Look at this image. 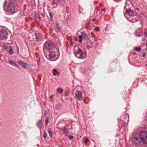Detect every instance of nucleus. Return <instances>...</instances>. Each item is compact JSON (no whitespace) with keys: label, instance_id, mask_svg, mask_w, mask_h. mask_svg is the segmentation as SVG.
I'll return each instance as SVG.
<instances>
[{"label":"nucleus","instance_id":"38","mask_svg":"<svg viewBox=\"0 0 147 147\" xmlns=\"http://www.w3.org/2000/svg\"><path fill=\"white\" fill-rule=\"evenodd\" d=\"M17 53H18L19 54V48H18V46H17Z\"/></svg>","mask_w":147,"mask_h":147},{"label":"nucleus","instance_id":"37","mask_svg":"<svg viewBox=\"0 0 147 147\" xmlns=\"http://www.w3.org/2000/svg\"><path fill=\"white\" fill-rule=\"evenodd\" d=\"M70 46H72L73 45V42L72 41H71L70 42Z\"/></svg>","mask_w":147,"mask_h":147},{"label":"nucleus","instance_id":"42","mask_svg":"<svg viewBox=\"0 0 147 147\" xmlns=\"http://www.w3.org/2000/svg\"><path fill=\"white\" fill-rule=\"evenodd\" d=\"M79 42H82V40L81 39H79Z\"/></svg>","mask_w":147,"mask_h":147},{"label":"nucleus","instance_id":"30","mask_svg":"<svg viewBox=\"0 0 147 147\" xmlns=\"http://www.w3.org/2000/svg\"><path fill=\"white\" fill-rule=\"evenodd\" d=\"M49 119L48 118H46V119H45V122H46V125H47L48 122H49Z\"/></svg>","mask_w":147,"mask_h":147},{"label":"nucleus","instance_id":"36","mask_svg":"<svg viewBox=\"0 0 147 147\" xmlns=\"http://www.w3.org/2000/svg\"><path fill=\"white\" fill-rule=\"evenodd\" d=\"M74 39L75 40V41H76L78 40L77 38L75 36H74Z\"/></svg>","mask_w":147,"mask_h":147},{"label":"nucleus","instance_id":"43","mask_svg":"<svg viewBox=\"0 0 147 147\" xmlns=\"http://www.w3.org/2000/svg\"><path fill=\"white\" fill-rule=\"evenodd\" d=\"M53 98V96H49V98L50 99H52Z\"/></svg>","mask_w":147,"mask_h":147},{"label":"nucleus","instance_id":"29","mask_svg":"<svg viewBox=\"0 0 147 147\" xmlns=\"http://www.w3.org/2000/svg\"><path fill=\"white\" fill-rule=\"evenodd\" d=\"M88 138H86L84 140V143L85 144H87V142L88 141Z\"/></svg>","mask_w":147,"mask_h":147},{"label":"nucleus","instance_id":"21","mask_svg":"<svg viewBox=\"0 0 147 147\" xmlns=\"http://www.w3.org/2000/svg\"><path fill=\"white\" fill-rule=\"evenodd\" d=\"M9 54L10 55H12L13 53V51L11 47H10V49L9 50Z\"/></svg>","mask_w":147,"mask_h":147},{"label":"nucleus","instance_id":"8","mask_svg":"<svg viewBox=\"0 0 147 147\" xmlns=\"http://www.w3.org/2000/svg\"><path fill=\"white\" fill-rule=\"evenodd\" d=\"M18 62L24 69L27 68L29 67L27 63L23 61H18Z\"/></svg>","mask_w":147,"mask_h":147},{"label":"nucleus","instance_id":"23","mask_svg":"<svg viewBox=\"0 0 147 147\" xmlns=\"http://www.w3.org/2000/svg\"><path fill=\"white\" fill-rule=\"evenodd\" d=\"M140 13L141 15H143L146 18H147V15L145 14V12L142 11L140 12Z\"/></svg>","mask_w":147,"mask_h":147},{"label":"nucleus","instance_id":"18","mask_svg":"<svg viewBox=\"0 0 147 147\" xmlns=\"http://www.w3.org/2000/svg\"><path fill=\"white\" fill-rule=\"evenodd\" d=\"M55 27L58 31H60V28L59 26V24L57 22L55 23Z\"/></svg>","mask_w":147,"mask_h":147},{"label":"nucleus","instance_id":"7","mask_svg":"<svg viewBox=\"0 0 147 147\" xmlns=\"http://www.w3.org/2000/svg\"><path fill=\"white\" fill-rule=\"evenodd\" d=\"M8 33L4 29H0V38L1 39H6L7 38Z\"/></svg>","mask_w":147,"mask_h":147},{"label":"nucleus","instance_id":"41","mask_svg":"<svg viewBox=\"0 0 147 147\" xmlns=\"http://www.w3.org/2000/svg\"><path fill=\"white\" fill-rule=\"evenodd\" d=\"M142 57H144L145 56V53H144L143 54H142Z\"/></svg>","mask_w":147,"mask_h":147},{"label":"nucleus","instance_id":"31","mask_svg":"<svg viewBox=\"0 0 147 147\" xmlns=\"http://www.w3.org/2000/svg\"><path fill=\"white\" fill-rule=\"evenodd\" d=\"M68 138H69L70 139H72L73 138V136H72L69 135L68 136Z\"/></svg>","mask_w":147,"mask_h":147},{"label":"nucleus","instance_id":"26","mask_svg":"<svg viewBox=\"0 0 147 147\" xmlns=\"http://www.w3.org/2000/svg\"><path fill=\"white\" fill-rule=\"evenodd\" d=\"M43 136V137L45 139L46 138L47 136V134H46V132L45 131H44Z\"/></svg>","mask_w":147,"mask_h":147},{"label":"nucleus","instance_id":"27","mask_svg":"<svg viewBox=\"0 0 147 147\" xmlns=\"http://www.w3.org/2000/svg\"><path fill=\"white\" fill-rule=\"evenodd\" d=\"M49 32L50 34H52L53 32V30L50 27L49 29Z\"/></svg>","mask_w":147,"mask_h":147},{"label":"nucleus","instance_id":"46","mask_svg":"<svg viewBox=\"0 0 147 147\" xmlns=\"http://www.w3.org/2000/svg\"><path fill=\"white\" fill-rule=\"evenodd\" d=\"M146 42H147V39L146 40Z\"/></svg>","mask_w":147,"mask_h":147},{"label":"nucleus","instance_id":"24","mask_svg":"<svg viewBox=\"0 0 147 147\" xmlns=\"http://www.w3.org/2000/svg\"><path fill=\"white\" fill-rule=\"evenodd\" d=\"M48 133L49 134V136L51 137L52 136V131L50 129H49L48 130Z\"/></svg>","mask_w":147,"mask_h":147},{"label":"nucleus","instance_id":"40","mask_svg":"<svg viewBox=\"0 0 147 147\" xmlns=\"http://www.w3.org/2000/svg\"><path fill=\"white\" fill-rule=\"evenodd\" d=\"M49 15H50V17H51L52 16V14L51 13L49 12Z\"/></svg>","mask_w":147,"mask_h":147},{"label":"nucleus","instance_id":"3","mask_svg":"<svg viewBox=\"0 0 147 147\" xmlns=\"http://www.w3.org/2000/svg\"><path fill=\"white\" fill-rule=\"evenodd\" d=\"M44 52L45 56L49 60L51 61H54L55 60V53L52 51H49L46 52L44 50V49H43Z\"/></svg>","mask_w":147,"mask_h":147},{"label":"nucleus","instance_id":"13","mask_svg":"<svg viewBox=\"0 0 147 147\" xmlns=\"http://www.w3.org/2000/svg\"><path fill=\"white\" fill-rule=\"evenodd\" d=\"M142 32V30L141 29L138 28L137 30H136L135 34L136 36H140L141 35Z\"/></svg>","mask_w":147,"mask_h":147},{"label":"nucleus","instance_id":"5","mask_svg":"<svg viewBox=\"0 0 147 147\" xmlns=\"http://www.w3.org/2000/svg\"><path fill=\"white\" fill-rule=\"evenodd\" d=\"M129 6L131 7H129L128 6L126 5L124 6V9H125V13L126 14L129 16H134V7L132 4H130Z\"/></svg>","mask_w":147,"mask_h":147},{"label":"nucleus","instance_id":"1","mask_svg":"<svg viewBox=\"0 0 147 147\" xmlns=\"http://www.w3.org/2000/svg\"><path fill=\"white\" fill-rule=\"evenodd\" d=\"M4 9L9 13H13L18 11L19 8L18 3L14 0H6L3 5Z\"/></svg>","mask_w":147,"mask_h":147},{"label":"nucleus","instance_id":"25","mask_svg":"<svg viewBox=\"0 0 147 147\" xmlns=\"http://www.w3.org/2000/svg\"><path fill=\"white\" fill-rule=\"evenodd\" d=\"M134 50L137 51H140L141 50V48L140 47H136L134 49Z\"/></svg>","mask_w":147,"mask_h":147},{"label":"nucleus","instance_id":"10","mask_svg":"<svg viewBox=\"0 0 147 147\" xmlns=\"http://www.w3.org/2000/svg\"><path fill=\"white\" fill-rule=\"evenodd\" d=\"M35 36L37 41L41 40L42 37L41 34L39 32H36L35 33Z\"/></svg>","mask_w":147,"mask_h":147},{"label":"nucleus","instance_id":"4","mask_svg":"<svg viewBox=\"0 0 147 147\" xmlns=\"http://www.w3.org/2000/svg\"><path fill=\"white\" fill-rule=\"evenodd\" d=\"M74 54L77 58L81 59H84L86 56L85 53L78 47L77 50L74 52Z\"/></svg>","mask_w":147,"mask_h":147},{"label":"nucleus","instance_id":"12","mask_svg":"<svg viewBox=\"0 0 147 147\" xmlns=\"http://www.w3.org/2000/svg\"><path fill=\"white\" fill-rule=\"evenodd\" d=\"M76 97L78 99L82 97V93L79 91H76L75 92Z\"/></svg>","mask_w":147,"mask_h":147},{"label":"nucleus","instance_id":"35","mask_svg":"<svg viewBox=\"0 0 147 147\" xmlns=\"http://www.w3.org/2000/svg\"><path fill=\"white\" fill-rule=\"evenodd\" d=\"M117 2H120L121 0H113Z\"/></svg>","mask_w":147,"mask_h":147},{"label":"nucleus","instance_id":"14","mask_svg":"<svg viewBox=\"0 0 147 147\" xmlns=\"http://www.w3.org/2000/svg\"><path fill=\"white\" fill-rule=\"evenodd\" d=\"M36 125L37 127L41 130L42 127V123L41 120H39L38 122L36 123Z\"/></svg>","mask_w":147,"mask_h":147},{"label":"nucleus","instance_id":"16","mask_svg":"<svg viewBox=\"0 0 147 147\" xmlns=\"http://www.w3.org/2000/svg\"><path fill=\"white\" fill-rule=\"evenodd\" d=\"M9 62L10 64L11 65H14L17 67H19V66L18 65H17L13 60H9Z\"/></svg>","mask_w":147,"mask_h":147},{"label":"nucleus","instance_id":"39","mask_svg":"<svg viewBox=\"0 0 147 147\" xmlns=\"http://www.w3.org/2000/svg\"><path fill=\"white\" fill-rule=\"evenodd\" d=\"M144 35L145 36H147V32H144Z\"/></svg>","mask_w":147,"mask_h":147},{"label":"nucleus","instance_id":"28","mask_svg":"<svg viewBox=\"0 0 147 147\" xmlns=\"http://www.w3.org/2000/svg\"><path fill=\"white\" fill-rule=\"evenodd\" d=\"M129 21L132 22H135L137 21L136 20L131 19V20H129Z\"/></svg>","mask_w":147,"mask_h":147},{"label":"nucleus","instance_id":"44","mask_svg":"<svg viewBox=\"0 0 147 147\" xmlns=\"http://www.w3.org/2000/svg\"><path fill=\"white\" fill-rule=\"evenodd\" d=\"M95 20V19H94H94H92V20H93V21H94V20Z\"/></svg>","mask_w":147,"mask_h":147},{"label":"nucleus","instance_id":"32","mask_svg":"<svg viewBox=\"0 0 147 147\" xmlns=\"http://www.w3.org/2000/svg\"><path fill=\"white\" fill-rule=\"evenodd\" d=\"M94 30L97 31H98L99 30V28L97 27H96Z\"/></svg>","mask_w":147,"mask_h":147},{"label":"nucleus","instance_id":"45","mask_svg":"<svg viewBox=\"0 0 147 147\" xmlns=\"http://www.w3.org/2000/svg\"><path fill=\"white\" fill-rule=\"evenodd\" d=\"M137 9H138V10H139V8H137Z\"/></svg>","mask_w":147,"mask_h":147},{"label":"nucleus","instance_id":"9","mask_svg":"<svg viewBox=\"0 0 147 147\" xmlns=\"http://www.w3.org/2000/svg\"><path fill=\"white\" fill-rule=\"evenodd\" d=\"M122 119L123 120L124 119L123 121L124 123H123V124H124V123H127L129 119L128 115L127 114H125V115H124L123 116H122Z\"/></svg>","mask_w":147,"mask_h":147},{"label":"nucleus","instance_id":"17","mask_svg":"<svg viewBox=\"0 0 147 147\" xmlns=\"http://www.w3.org/2000/svg\"><path fill=\"white\" fill-rule=\"evenodd\" d=\"M59 1V0H53V5L55 7L57 6Z\"/></svg>","mask_w":147,"mask_h":147},{"label":"nucleus","instance_id":"20","mask_svg":"<svg viewBox=\"0 0 147 147\" xmlns=\"http://www.w3.org/2000/svg\"><path fill=\"white\" fill-rule=\"evenodd\" d=\"M81 33L82 36L83 38H86L87 37V35L84 32H81Z\"/></svg>","mask_w":147,"mask_h":147},{"label":"nucleus","instance_id":"33","mask_svg":"<svg viewBox=\"0 0 147 147\" xmlns=\"http://www.w3.org/2000/svg\"><path fill=\"white\" fill-rule=\"evenodd\" d=\"M38 59H37V64H38V65H39V62L40 61V58H38V57H37Z\"/></svg>","mask_w":147,"mask_h":147},{"label":"nucleus","instance_id":"15","mask_svg":"<svg viewBox=\"0 0 147 147\" xmlns=\"http://www.w3.org/2000/svg\"><path fill=\"white\" fill-rule=\"evenodd\" d=\"M34 17L36 20L38 21H40L41 20L40 17L38 14L37 13L35 14Z\"/></svg>","mask_w":147,"mask_h":147},{"label":"nucleus","instance_id":"11","mask_svg":"<svg viewBox=\"0 0 147 147\" xmlns=\"http://www.w3.org/2000/svg\"><path fill=\"white\" fill-rule=\"evenodd\" d=\"M59 128L62 130L63 133H64L66 136L68 135L69 133L68 131L65 126H63L61 127H59Z\"/></svg>","mask_w":147,"mask_h":147},{"label":"nucleus","instance_id":"22","mask_svg":"<svg viewBox=\"0 0 147 147\" xmlns=\"http://www.w3.org/2000/svg\"><path fill=\"white\" fill-rule=\"evenodd\" d=\"M57 91L59 92L60 94H61L63 91V90L61 88H58L57 89Z\"/></svg>","mask_w":147,"mask_h":147},{"label":"nucleus","instance_id":"34","mask_svg":"<svg viewBox=\"0 0 147 147\" xmlns=\"http://www.w3.org/2000/svg\"><path fill=\"white\" fill-rule=\"evenodd\" d=\"M82 38H83V37L82 34L81 35L79 36H78V38L79 39H81Z\"/></svg>","mask_w":147,"mask_h":147},{"label":"nucleus","instance_id":"6","mask_svg":"<svg viewBox=\"0 0 147 147\" xmlns=\"http://www.w3.org/2000/svg\"><path fill=\"white\" fill-rule=\"evenodd\" d=\"M53 47V42L51 40H49L44 45L43 49H44V50L45 49H46L51 50L52 49Z\"/></svg>","mask_w":147,"mask_h":147},{"label":"nucleus","instance_id":"2","mask_svg":"<svg viewBox=\"0 0 147 147\" xmlns=\"http://www.w3.org/2000/svg\"><path fill=\"white\" fill-rule=\"evenodd\" d=\"M133 139L140 142L141 140L142 142L144 144H147V133L144 131L141 132L140 133L135 134L134 136Z\"/></svg>","mask_w":147,"mask_h":147},{"label":"nucleus","instance_id":"19","mask_svg":"<svg viewBox=\"0 0 147 147\" xmlns=\"http://www.w3.org/2000/svg\"><path fill=\"white\" fill-rule=\"evenodd\" d=\"M53 74L54 76H56L57 75H58L59 74V72L55 69H53Z\"/></svg>","mask_w":147,"mask_h":147}]
</instances>
